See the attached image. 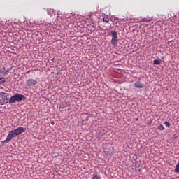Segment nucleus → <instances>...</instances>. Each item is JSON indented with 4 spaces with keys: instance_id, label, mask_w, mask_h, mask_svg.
Returning a JSON list of instances; mask_svg holds the SVG:
<instances>
[{
    "instance_id": "obj_5",
    "label": "nucleus",
    "mask_w": 179,
    "mask_h": 179,
    "mask_svg": "<svg viewBox=\"0 0 179 179\" xmlns=\"http://www.w3.org/2000/svg\"><path fill=\"white\" fill-rule=\"evenodd\" d=\"M16 136H19V135H22L24 132H26V129L23 127H17V129L13 130Z\"/></svg>"
},
{
    "instance_id": "obj_19",
    "label": "nucleus",
    "mask_w": 179,
    "mask_h": 179,
    "mask_svg": "<svg viewBox=\"0 0 179 179\" xmlns=\"http://www.w3.org/2000/svg\"><path fill=\"white\" fill-rule=\"evenodd\" d=\"M29 72H30V71H28L27 72V73H29Z\"/></svg>"
},
{
    "instance_id": "obj_20",
    "label": "nucleus",
    "mask_w": 179,
    "mask_h": 179,
    "mask_svg": "<svg viewBox=\"0 0 179 179\" xmlns=\"http://www.w3.org/2000/svg\"><path fill=\"white\" fill-rule=\"evenodd\" d=\"M0 72H1V70H0Z\"/></svg>"
},
{
    "instance_id": "obj_17",
    "label": "nucleus",
    "mask_w": 179,
    "mask_h": 179,
    "mask_svg": "<svg viewBox=\"0 0 179 179\" xmlns=\"http://www.w3.org/2000/svg\"><path fill=\"white\" fill-rule=\"evenodd\" d=\"M5 82H6L5 78H1L0 85L2 83H5Z\"/></svg>"
},
{
    "instance_id": "obj_8",
    "label": "nucleus",
    "mask_w": 179,
    "mask_h": 179,
    "mask_svg": "<svg viewBox=\"0 0 179 179\" xmlns=\"http://www.w3.org/2000/svg\"><path fill=\"white\" fill-rule=\"evenodd\" d=\"M135 87H138V89H143L145 87V85L142 83L141 81H136L134 83Z\"/></svg>"
},
{
    "instance_id": "obj_2",
    "label": "nucleus",
    "mask_w": 179,
    "mask_h": 179,
    "mask_svg": "<svg viewBox=\"0 0 179 179\" xmlns=\"http://www.w3.org/2000/svg\"><path fill=\"white\" fill-rule=\"evenodd\" d=\"M16 136H17L16 134L15 133V131L13 130H12L8 134L7 138H6V140H4L3 141V143H8V142H10V141H12V139H13L14 138H16Z\"/></svg>"
},
{
    "instance_id": "obj_18",
    "label": "nucleus",
    "mask_w": 179,
    "mask_h": 179,
    "mask_svg": "<svg viewBox=\"0 0 179 179\" xmlns=\"http://www.w3.org/2000/svg\"><path fill=\"white\" fill-rule=\"evenodd\" d=\"M114 20H118V18L115 17Z\"/></svg>"
},
{
    "instance_id": "obj_1",
    "label": "nucleus",
    "mask_w": 179,
    "mask_h": 179,
    "mask_svg": "<svg viewBox=\"0 0 179 179\" xmlns=\"http://www.w3.org/2000/svg\"><path fill=\"white\" fill-rule=\"evenodd\" d=\"M26 100V96L22 94L17 93L11 96L9 99V104H15V103H20V101Z\"/></svg>"
},
{
    "instance_id": "obj_9",
    "label": "nucleus",
    "mask_w": 179,
    "mask_h": 179,
    "mask_svg": "<svg viewBox=\"0 0 179 179\" xmlns=\"http://www.w3.org/2000/svg\"><path fill=\"white\" fill-rule=\"evenodd\" d=\"M126 22H129V23H139L138 19L135 18H127Z\"/></svg>"
},
{
    "instance_id": "obj_14",
    "label": "nucleus",
    "mask_w": 179,
    "mask_h": 179,
    "mask_svg": "<svg viewBox=\"0 0 179 179\" xmlns=\"http://www.w3.org/2000/svg\"><path fill=\"white\" fill-rule=\"evenodd\" d=\"M103 22H104V23H108V22H110V18L105 17L103 18Z\"/></svg>"
},
{
    "instance_id": "obj_13",
    "label": "nucleus",
    "mask_w": 179,
    "mask_h": 179,
    "mask_svg": "<svg viewBox=\"0 0 179 179\" xmlns=\"http://www.w3.org/2000/svg\"><path fill=\"white\" fill-rule=\"evenodd\" d=\"M153 64L154 65H160V60L159 59H155L153 61Z\"/></svg>"
},
{
    "instance_id": "obj_11",
    "label": "nucleus",
    "mask_w": 179,
    "mask_h": 179,
    "mask_svg": "<svg viewBox=\"0 0 179 179\" xmlns=\"http://www.w3.org/2000/svg\"><path fill=\"white\" fill-rule=\"evenodd\" d=\"M174 171L176 174H179V162L176 164Z\"/></svg>"
},
{
    "instance_id": "obj_21",
    "label": "nucleus",
    "mask_w": 179,
    "mask_h": 179,
    "mask_svg": "<svg viewBox=\"0 0 179 179\" xmlns=\"http://www.w3.org/2000/svg\"><path fill=\"white\" fill-rule=\"evenodd\" d=\"M0 80H1V78H0Z\"/></svg>"
},
{
    "instance_id": "obj_10",
    "label": "nucleus",
    "mask_w": 179,
    "mask_h": 179,
    "mask_svg": "<svg viewBox=\"0 0 179 179\" xmlns=\"http://www.w3.org/2000/svg\"><path fill=\"white\" fill-rule=\"evenodd\" d=\"M47 13L49 16H55V12L51 8H48Z\"/></svg>"
},
{
    "instance_id": "obj_15",
    "label": "nucleus",
    "mask_w": 179,
    "mask_h": 179,
    "mask_svg": "<svg viewBox=\"0 0 179 179\" xmlns=\"http://www.w3.org/2000/svg\"><path fill=\"white\" fill-rule=\"evenodd\" d=\"M140 22L142 23L143 22H150V20H148V18H143L140 20Z\"/></svg>"
},
{
    "instance_id": "obj_3",
    "label": "nucleus",
    "mask_w": 179,
    "mask_h": 179,
    "mask_svg": "<svg viewBox=\"0 0 179 179\" xmlns=\"http://www.w3.org/2000/svg\"><path fill=\"white\" fill-rule=\"evenodd\" d=\"M110 34H112L111 43L113 44V45L118 44V36L117 35V32H115V31H111Z\"/></svg>"
},
{
    "instance_id": "obj_12",
    "label": "nucleus",
    "mask_w": 179,
    "mask_h": 179,
    "mask_svg": "<svg viewBox=\"0 0 179 179\" xmlns=\"http://www.w3.org/2000/svg\"><path fill=\"white\" fill-rule=\"evenodd\" d=\"M157 129H159V131H164V127L163 126V124H159L157 127Z\"/></svg>"
},
{
    "instance_id": "obj_16",
    "label": "nucleus",
    "mask_w": 179,
    "mask_h": 179,
    "mask_svg": "<svg viewBox=\"0 0 179 179\" xmlns=\"http://www.w3.org/2000/svg\"><path fill=\"white\" fill-rule=\"evenodd\" d=\"M164 124H165L166 127H167L168 128H170V122H165Z\"/></svg>"
},
{
    "instance_id": "obj_7",
    "label": "nucleus",
    "mask_w": 179,
    "mask_h": 179,
    "mask_svg": "<svg viewBox=\"0 0 179 179\" xmlns=\"http://www.w3.org/2000/svg\"><path fill=\"white\" fill-rule=\"evenodd\" d=\"M37 80L34 79H29L27 80V86H28L29 87L34 86V85H37Z\"/></svg>"
},
{
    "instance_id": "obj_6",
    "label": "nucleus",
    "mask_w": 179,
    "mask_h": 179,
    "mask_svg": "<svg viewBox=\"0 0 179 179\" xmlns=\"http://www.w3.org/2000/svg\"><path fill=\"white\" fill-rule=\"evenodd\" d=\"M141 164L136 162L133 166H132V170H134V171H136V173H141L142 171V170L141 169Z\"/></svg>"
},
{
    "instance_id": "obj_4",
    "label": "nucleus",
    "mask_w": 179,
    "mask_h": 179,
    "mask_svg": "<svg viewBox=\"0 0 179 179\" xmlns=\"http://www.w3.org/2000/svg\"><path fill=\"white\" fill-rule=\"evenodd\" d=\"M0 97L1 99V106L6 104L8 103V94L5 92L0 93Z\"/></svg>"
}]
</instances>
